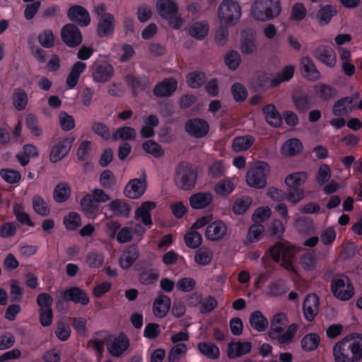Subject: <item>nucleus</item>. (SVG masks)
<instances>
[{
  "instance_id": "f257e3e1",
  "label": "nucleus",
  "mask_w": 362,
  "mask_h": 362,
  "mask_svg": "<svg viewBox=\"0 0 362 362\" xmlns=\"http://www.w3.org/2000/svg\"><path fill=\"white\" fill-rule=\"evenodd\" d=\"M335 362H359L362 359V334L351 333L333 346Z\"/></svg>"
},
{
  "instance_id": "f03ea898",
  "label": "nucleus",
  "mask_w": 362,
  "mask_h": 362,
  "mask_svg": "<svg viewBox=\"0 0 362 362\" xmlns=\"http://www.w3.org/2000/svg\"><path fill=\"white\" fill-rule=\"evenodd\" d=\"M156 8L159 16L174 30L180 29L185 23L184 18L179 14V6L173 0H157Z\"/></svg>"
},
{
  "instance_id": "7ed1b4c3",
  "label": "nucleus",
  "mask_w": 362,
  "mask_h": 362,
  "mask_svg": "<svg viewBox=\"0 0 362 362\" xmlns=\"http://www.w3.org/2000/svg\"><path fill=\"white\" fill-rule=\"evenodd\" d=\"M281 10V0H255L250 13L255 19L264 22L278 17Z\"/></svg>"
},
{
  "instance_id": "20e7f679",
  "label": "nucleus",
  "mask_w": 362,
  "mask_h": 362,
  "mask_svg": "<svg viewBox=\"0 0 362 362\" xmlns=\"http://www.w3.org/2000/svg\"><path fill=\"white\" fill-rule=\"evenodd\" d=\"M286 317L283 313H278L274 316L271 322L270 329L269 331V336L273 339H276L279 344H288L293 338L297 329L298 325L296 323L291 324L288 329L282 334L286 326Z\"/></svg>"
},
{
  "instance_id": "39448f33",
  "label": "nucleus",
  "mask_w": 362,
  "mask_h": 362,
  "mask_svg": "<svg viewBox=\"0 0 362 362\" xmlns=\"http://www.w3.org/2000/svg\"><path fill=\"white\" fill-rule=\"evenodd\" d=\"M197 180V171L196 168L185 162L180 163L175 174V185L182 190H192L194 188Z\"/></svg>"
},
{
  "instance_id": "423d86ee",
  "label": "nucleus",
  "mask_w": 362,
  "mask_h": 362,
  "mask_svg": "<svg viewBox=\"0 0 362 362\" xmlns=\"http://www.w3.org/2000/svg\"><path fill=\"white\" fill-rule=\"evenodd\" d=\"M269 172L270 168L267 163L255 162L246 174V182L251 187L263 189L267 186V177Z\"/></svg>"
},
{
  "instance_id": "0eeeda50",
  "label": "nucleus",
  "mask_w": 362,
  "mask_h": 362,
  "mask_svg": "<svg viewBox=\"0 0 362 362\" xmlns=\"http://www.w3.org/2000/svg\"><path fill=\"white\" fill-rule=\"evenodd\" d=\"M220 23L228 25L235 24L241 16V7L234 0H223L218 8Z\"/></svg>"
},
{
  "instance_id": "6e6552de",
  "label": "nucleus",
  "mask_w": 362,
  "mask_h": 362,
  "mask_svg": "<svg viewBox=\"0 0 362 362\" xmlns=\"http://www.w3.org/2000/svg\"><path fill=\"white\" fill-rule=\"evenodd\" d=\"M330 288L333 296L341 300H348L354 294V288L350 279L342 274L333 277Z\"/></svg>"
},
{
  "instance_id": "1a4fd4ad",
  "label": "nucleus",
  "mask_w": 362,
  "mask_h": 362,
  "mask_svg": "<svg viewBox=\"0 0 362 362\" xmlns=\"http://www.w3.org/2000/svg\"><path fill=\"white\" fill-rule=\"evenodd\" d=\"M62 42L69 47L74 48L83 41L82 33L78 26L73 23L64 25L60 33Z\"/></svg>"
},
{
  "instance_id": "9d476101",
  "label": "nucleus",
  "mask_w": 362,
  "mask_h": 362,
  "mask_svg": "<svg viewBox=\"0 0 362 362\" xmlns=\"http://www.w3.org/2000/svg\"><path fill=\"white\" fill-rule=\"evenodd\" d=\"M67 17L76 26L86 27L90 23V16L87 9L81 5H73L67 11Z\"/></svg>"
},
{
  "instance_id": "9b49d317",
  "label": "nucleus",
  "mask_w": 362,
  "mask_h": 362,
  "mask_svg": "<svg viewBox=\"0 0 362 362\" xmlns=\"http://www.w3.org/2000/svg\"><path fill=\"white\" fill-rule=\"evenodd\" d=\"M273 81H274V78H272L270 74L258 71L251 78L250 86L255 92L262 93L270 88L276 87V86L273 85Z\"/></svg>"
},
{
  "instance_id": "f8f14e48",
  "label": "nucleus",
  "mask_w": 362,
  "mask_h": 362,
  "mask_svg": "<svg viewBox=\"0 0 362 362\" xmlns=\"http://www.w3.org/2000/svg\"><path fill=\"white\" fill-rule=\"evenodd\" d=\"M91 69L92 77L95 82L105 83L114 75V68L105 62H95Z\"/></svg>"
},
{
  "instance_id": "ddd939ff",
  "label": "nucleus",
  "mask_w": 362,
  "mask_h": 362,
  "mask_svg": "<svg viewBox=\"0 0 362 362\" xmlns=\"http://www.w3.org/2000/svg\"><path fill=\"white\" fill-rule=\"evenodd\" d=\"M185 129L190 136L195 138H202L209 132V126L204 119L194 118L186 122Z\"/></svg>"
},
{
  "instance_id": "4468645a",
  "label": "nucleus",
  "mask_w": 362,
  "mask_h": 362,
  "mask_svg": "<svg viewBox=\"0 0 362 362\" xmlns=\"http://www.w3.org/2000/svg\"><path fill=\"white\" fill-rule=\"evenodd\" d=\"M147 183L146 174L143 173V177L131 180L124 188V195L132 199L139 198L146 191Z\"/></svg>"
},
{
  "instance_id": "2eb2a0df",
  "label": "nucleus",
  "mask_w": 362,
  "mask_h": 362,
  "mask_svg": "<svg viewBox=\"0 0 362 362\" xmlns=\"http://www.w3.org/2000/svg\"><path fill=\"white\" fill-rule=\"evenodd\" d=\"M74 139V137L69 136L54 146L49 154L50 160L57 163L64 158L71 148Z\"/></svg>"
},
{
  "instance_id": "dca6fc26",
  "label": "nucleus",
  "mask_w": 362,
  "mask_h": 362,
  "mask_svg": "<svg viewBox=\"0 0 362 362\" xmlns=\"http://www.w3.org/2000/svg\"><path fill=\"white\" fill-rule=\"evenodd\" d=\"M62 299L64 301H72L86 305L90 299L85 291L77 286H72L62 293Z\"/></svg>"
},
{
  "instance_id": "f3484780",
  "label": "nucleus",
  "mask_w": 362,
  "mask_h": 362,
  "mask_svg": "<svg viewBox=\"0 0 362 362\" xmlns=\"http://www.w3.org/2000/svg\"><path fill=\"white\" fill-rule=\"evenodd\" d=\"M313 56L330 68L334 67L337 63L335 52L332 47L328 46H319L313 51Z\"/></svg>"
},
{
  "instance_id": "a211bd4d",
  "label": "nucleus",
  "mask_w": 362,
  "mask_h": 362,
  "mask_svg": "<svg viewBox=\"0 0 362 362\" xmlns=\"http://www.w3.org/2000/svg\"><path fill=\"white\" fill-rule=\"evenodd\" d=\"M319 305V298L316 294L310 293L306 296L303 305V310L305 318L308 322H312L317 315Z\"/></svg>"
},
{
  "instance_id": "6ab92c4d",
  "label": "nucleus",
  "mask_w": 362,
  "mask_h": 362,
  "mask_svg": "<svg viewBox=\"0 0 362 362\" xmlns=\"http://www.w3.org/2000/svg\"><path fill=\"white\" fill-rule=\"evenodd\" d=\"M227 233V227L222 221H216L209 224L205 230L206 238L211 241L222 240Z\"/></svg>"
},
{
  "instance_id": "aec40b11",
  "label": "nucleus",
  "mask_w": 362,
  "mask_h": 362,
  "mask_svg": "<svg viewBox=\"0 0 362 362\" xmlns=\"http://www.w3.org/2000/svg\"><path fill=\"white\" fill-rule=\"evenodd\" d=\"M177 88V81L174 78H165L157 83L153 88V94L158 98L171 95Z\"/></svg>"
},
{
  "instance_id": "412c9836",
  "label": "nucleus",
  "mask_w": 362,
  "mask_h": 362,
  "mask_svg": "<svg viewBox=\"0 0 362 362\" xmlns=\"http://www.w3.org/2000/svg\"><path fill=\"white\" fill-rule=\"evenodd\" d=\"M300 66L302 74L307 80L315 81L320 78L321 74L310 57H303L300 61Z\"/></svg>"
},
{
  "instance_id": "4be33fe9",
  "label": "nucleus",
  "mask_w": 362,
  "mask_h": 362,
  "mask_svg": "<svg viewBox=\"0 0 362 362\" xmlns=\"http://www.w3.org/2000/svg\"><path fill=\"white\" fill-rule=\"evenodd\" d=\"M139 257L138 246L136 244L129 245L119 259V266L124 269H129Z\"/></svg>"
},
{
  "instance_id": "5701e85b",
  "label": "nucleus",
  "mask_w": 362,
  "mask_h": 362,
  "mask_svg": "<svg viewBox=\"0 0 362 362\" xmlns=\"http://www.w3.org/2000/svg\"><path fill=\"white\" fill-rule=\"evenodd\" d=\"M252 344L250 341L230 342L228 344L227 356L229 358H239L251 351Z\"/></svg>"
},
{
  "instance_id": "b1692460",
  "label": "nucleus",
  "mask_w": 362,
  "mask_h": 362,
  "mask_svg": "<svg viewBox=\"0 0 362 362\" xmlns=\"http://www.w3.org/2000/svg\"><path fill=\"white\" fill-rule=\"evenodd\" d=\"M129 340L124 333H120L110 344L107 345V350L113 356H119L128 349Z\"/></svg>"
},
{
  "instance_id": "393cba45",
  "label": "nucleus",
  "mask_w": 362,
  "mask_h": 362,
  "mask_svg": "<svg viewBox=\"0 0 362 362\" xmlns=\"http://www.w3.org/2000/svg\"><path fill=\"white\" fill-rule=\"evenodd\" d=\"M170 307V298L163 293H159L153 303V313L155 316L163 318L168 313Z\"/></svg>"
},
{
  "instance_id": "a878e982",
  "label": "nucleus",
  "mask_w": 362,
  "mask_h": 362,
  "mask_svg": "<svg viewBox=\"0 0 362 362\" xmlns=\"http://www.w3.org/2000/svg\"><path fill=\"white\" fill-rule=\"evenodd\" d=\"M156 204L153 202H144L141 206L137 208L135 211V218H141L142 223L146 226L152 224L151 216L150 211L154 209Z\"/></svg>"
},
{
  "instance_id": "bb28decb",
  "label": "nucleus",
  "mask_w": 362,
  "mask_h": 362,
  "mask_svg": "<svg viewBox=\"0 0 362 362\" xmlns=\"http://www.w3.org/2000/svg\"><path fill=\"white\" fill-rule=\"evenodd\" d=\"M115 28V18L112 15H105L103 18H99L97 34L99 37L111 35Z\"/></svg>"
},
{
  "instance_id": "cd10ccee",
  "label": "nucleus",
  "mask_w": 362,
  "mask_h": 362,
  "mask_svg": "<svg viewBox=\"0 0 362 362\" xmlns=\"http://www.w3.org/2000/svg\"><path fill=\"white\" fill-rule=\"evenodd\" d=\"M213 199L211 192H198L189 197V205L192 209H202L209 206Z\"/></svg>"
},
{
  "instance_id": "c85d7f7f",
  "label": "nucleus",
  "mask_w": 362,
  "mask_h": 362,
  "mask_svg": "<svg viewBox=\"0 0 362 362\" xmlns=\"http://www.w3.org/2000/svg\"><path fill=\"white\" fill-rule=\"evenodd\" d=\"M262 112L266 121L274 127H279L282 124L281 114L274 104H269L263 107Z\"/></svg>"
},
{
  "instance_id": "c756f323",
  "label": "nucleus",
  "mask_w": 362,
  "mask_h": 362,
  "mask_svg": "<svg viewBox=\"0 0 362 362\" xmlns=\"http://www.w3.org/2000/svg\"><path fill=\"white\" fill-rule=\"evenodd\" d=\"M303 150L302 142L296 138L285 141L281 148V153L286 157H292L299 154Z\"/></svg>"
},
{
  "instance_id": "7c9ffc66",
  "label": "nucleus",
  "mask_w": 362,
  "mask_h": 362,
  "mask_svg": "<svg viewBox=\"0 0 362 362\" xmlns=\"http://www.w3.org/2000/svg\"><path fill=\"white\" fill-rule=\"evenodd\" d=\"M125 81L132 88L134 95H136L137 91H144L149 83V78L147 76L128 75L125 77Z\"/></svg>"
},
{
  "instance_id": "2f4dec72",
  "label": "nucleus",
  "mask_w": 362,
  "mask_h": 362,
  "mask_svg": "<svg viewBox=\"0 0 362 362\" xmlns=\"http://www.w3.org/2000/svg\"><path fill=\"white\" fill-rule=\"evenodd\" d=\"M338 11L335 6L331 4L322 6L316 14V18L320 25L328 24L332 18L337 14Z\"/></svg>"
},
{
  "instance_id": "473e14b6",
  "label": "nucleus",
  "mask_w": 362,
  "mask_h": 362,
  "mask_svg": "<svg viewBox=\"0 0 362 362\" xmlns=\"http://www.w3.org/2000/svg\"><path fill=\"white\" fill-rule=\"evenodd\" d=\"M308 174L305 171L296 172L285 177V184L288 188H300L306 182Z\"/></svg>"
},
{
  "instance_id": "72a5a7b5",
  "label": "nucleus",
  "mask_w": 362,
  "mask_h": 362,
  "mask_svg": "<svg viewBox=\"0 0 362 362\" xmlns=\"http://www.w3.org/2000/svg\"><path fill=\"white\" fill-rule=\"evenodd\" d=\"M354 101V97H344L336 101L333 105L332 112L337 117L346 115L352 109L348 108Z\"/></svg>"
},
{
  "instance_id": "f704fd0d",
  "label": "nucleus",
  "mask_w": 362,
  "mask_h": 362,
  "mask_svg": "<svg viewBox=\"0 0 362 362\" xmlns=\"http://www.w3.org/2000/svg\"><path fill=\"white\" fill-rule=\"evenodd\" d=\"M86 68V64L82 62H76L74 64L66 81L69 88H73L76 86L81 74L84 71Z\"/></svg>"
},
{
  "instance_id": "c9c22d12",
  "label": "nucleus",
  "mask_w": 362,
  "mask_h": 362,
  "mask_svg": "<svg viewBox=\"0 0 362 362\" xmlns=\"http://www.w3.org/2000/svg\"><path fill=\"white\" fill-rule=\"evenodd\" d=\"M249 322L250 326L257 332H264L269 325L267 319L259 310L251 313Z\"/></svg>"
},
{
  "instance_id": "e433bc0d",
  "label": "nucleus",
  "mask_w": 362,
  "mask_h": 362,
  "mask_svg": "<svg viewBox=\"0 0 362 362\" xmlns=\"http://www.w3.org/2000/svg\"><path fill=\"white\" fill-rule=\"evenodd\" d=\"M255 139L251 135L237 136L233 141L232 149L235 153L247 151L253 145Z\"/></svg>"
},
{
  "instance_id": "4c0bfd02",
  "label": "nucleus",
  "mask_w": 362,
  "mask_h": 362,
  "mask_svg": "<svg viewBox=\"0 0 362 362\" xmlns=\"http://www.w3.org/2000/svg\"><path fill=\"white\" fill-rule=\"evenodd\" d=\"M292 100L296 110L300 112H305L312 106L309 95L304 93L294 94Z\"/></svg>"
},
{
  "instance_id": "58836bf2",
  "label": "nucleus",
  "mask_w": 362,
  "mask_h": 362,
  "mask_svg": "<svg viewBox=\"0 0 362 362\" xmlns=\"http://www.w3.org/2000/svg\"><path fill=\"white\" fill-rule=\"evenodd\" d=\"M320 342V337L316 333H309L305 334L301 339V348L305 351H312L315 350Z\"/></svg>"
},
{
  "instance_id": "ea45409f",
  "label": "nucleus",
  "mask_w": 362,
  "mask_h": 362,
  "mask_svg": "<svg viewBox=\"0 0 362 362\" xmlns=\"http://www.w3.org/2000/svg\"><path fill=\"white\" fill-rule=\"evenodd\" d=\"M314 90L317 95L324 101H328L337 95V90L327 84H317L315 86Z\"/></svg>"
},
{
  "instance_id": "a19ab883",
  "label": "nucleus",
  "mask_w": 362,
  "mask_h": 362,
  "mask_svg": "<svg viewBox=\"0 0 362 362\" xmlns=\"http://www.w3.org/2000/svg\"><path fill=\"white\" fill-rule=\"evenodd\" d=\"M110 209L116 215L127 217L129 215L132 207L127 202L120 199H115L109 204Z\"/></svg>"
},
{
  "instance_id": "79ce46f5",
  "label": "nucleus",
  "mask_w": 362,
  "mask_h": 362,
  "mask_svg": "<svg viewBox=\"0 0 362 362\" xmlns=\"http://www.w3.org/2000/svg\"><path fill=\"white\" fill-rule=\"evenodd\" d=\"M71 195V187L68 183L61 182L56 187L53 192L54 199L62 203L66 201Z\"/></svg>"
},
{
  "instance_id": "37998d69",
  "label": "nucleus",
  "mask_w": 362,
  "mask_h": 362,
  "mask_svg": "<svg viewBox=\"0 0 362 362\" xmlns=\"http://www.w3.org/2000/svg\"><path fill=\"white\" fill-rule=\"evenodd\" d=\"M264 226L262 223H254L249 227L247 234V242L250 244L258 242L263 236Z\"/></svg>"
},
{
  "instance_id": "c03bdc74",
  "label": "nucleus",
  "mask_w": 362,
  "mask_h": 362,
  "mask_svg": "<svg viewBox=\"0 0 362 362\" xmlns=\"http://www.w3.org/2000/svg\"><path fill=\"white\" fill-rule=\"evenodd\" d=\"M205 81L206 74L202 71H192L186 76L187 83L192 88H200L204 84Z\"/></svg>"
},
{
  "instance_id": "a18cd8bd",
  "label": "nucleus",
  "mask_w": 362,
  "mask_h": 362,
  "mask_svg": "<svg viewBox=\"0 0 362 362\" xmlns=\"http://www.w3.org/2000/svg\"><path fill=\"white\" fill-rule=\"evenodd\" d=\"M197 348L202 354L209 358L217 359L219 357V349L214 344L199 342L197 345Z\"/></svg>"
},
{
  "instance_id": "49530a36",
  "label": "nucleus",
  "mask_w": 362,
  "mask_h": 362,
  "mask_svg": "<svg viewBox=\"0 0 362 362\" xmlns=\"http://www.w3.org/2000/svg\"><path fill=\"white\" fill-rule=\"evenodd\" d=\"M187 346L184 343H179L173 346L169 351L168 362H179L181 358L186 354Z\"/></svg>"
},
{
  "instance_id": "de8ad7c7",
  "label": "nucleus",
  "mask_w": 362,
  "mask_h": 362,
  "mask_svg": "<svg viewBox=\"0 0 362 362\" xmlns=\"http://www.w3.org/2000/svg\"><path fill=\"white\" fill-rule=\"evenodd\" d=\"M136 136V130L131 127H122L118 128L112 134V139L117 141L122 140H134Z\"/></svg>"
},
{
  "instance_id": "09e8293b",
  "label": "nucleus",
  "mask_w": 362,
  "mask_h": 362,
  "mask_svg": "<svg viewBox=\"0 0 362 362\" xmlns=\"http://www.w3.org/2000/svg\"><path fill=\"white\" fill-rule=\"evenodd\" d=\"M13 103L17 110H23L28 103V95L25 91L21 88L15 90L13 95Z\"/></svg>"
},
{
  "instance_id": "8fccbe9b",
  "label": "nucleus",
  "mask_w": 362,
  "mask_h": 362,
  "mask_svg": "<svg viewBox=\"0 0 362 362\" xmlns=\"http://www.w3.org/2000/svg\"><path fill=\"white\" fill-rule=\"evenodd\" d=\"M213 258L212 252L207 247H202L198 249L194 255V261L199 265L209 264Z\"/></svg>"
},
{
  "instance_id": "3c124183",
  "label": "nucleus",
  "mask_w": 362,
  "mask_h": 362,
  "mask_svg": "<svg viewBox=\"0 0 362 362\" xmlns=\"http://www.w3.org/2000/svg\"><path fill=\"white\" fill-rule=\"evenodd\" d=\"M209 25L202 23H194L189 29V35L198 40L204 39L208 34Z\"/></svg>"
},
{
  "instance_id": "603ef678",
  "label": "nucleus",
  "mask_w": 362,
  "mask_h": 362,
  "mask_svg": "<svg viewBox=\"0 0 362 362\" xmlns=\"http://www.w3.org/2000/svg\"><path fill=\"white\" fill-rule=\"evenodd\" d=\"M82 210L87 214H94L99 208L98 204L90 194L84 196L80 202Z\"/></svg>"
},
{
  "instance_id": "864d4df0",
  "label": "nucleus",
  "mask_w": 362,
  "mask_h": 362,
  "mask_svg": "<svg viewBox=\"0 0 362 362\" xmlns=\"http://www.w3.org/2000/svg\"><path fill=\"white\" fill-rule=\"evenodd\" d=\"M184 240L189 248H198L202 242V235L195 230H190L184 236Z\"/></svg>"
},
{
  "instance_id": "5fc2aeb1",
  "label": "nucleus",
  "mask_w": 362,
  "mask_h": 362,
  "mask_svg": "<svg viewBox=\"0 0 362 362\" xmlns=\"http://www.w3.org/2000/svg\"><path fill=\"white\" fill-rule=\"evenodd\" d=\"M224 62L230 70L235 71L241 63V57L237 51L230 50L224 56Z\"/></svg>"
},
{
  "instance_id": "6e6d98bb",
  "label": "nucleus",
  "mask_w": 362,
  "mask_h": 362,
  "mask_svg": "<svg viewBox=\"0 0 362 362\" xmlns=\"http://www.w3.org/2000/svg\"><path fill=\"white\" fill-rule=\"evenodd\" d=\"M33 207L34 211L41 216H47L50 213L48 204L40 196H35L33 198Z\"/></svg>"
},
{
  "instance_id": "4d7b16f0",
  "label": "nucleus",
  "mask_w": 362,
  "mask_h": 362,
  "mask_svg": "<svg viewBox=\"0 0 362 362\" xmlns=\"http://www.w3.org/2000/svg\"><path fill=\"white\" fill-rule=\"evenodd\" d=\"M294 70L295 69L293 66H286L280 72L277 73L275 77H274V81H273V85L278 86L282 82L289 81L293 76Z\"/></svg>"
},
{
  "instance_id": "13d9d810",
  "label": "nucleus",
  "mask_w": 362,
  "mask_h": 362,
  "mask_svg": "<svg viewBox=\"0 0 362 362\" xmlns=\"http://www.w3.org/2000/svg\"><path fill=\"white\" fill-rule=\"evenodd\" d=\"M142 147L146 153L151 154L156 158L161 157L164 153L162 147L153 140L145 141Z\"/></svg>"
},
{
  "instance_id": "bf43d9fd",
  "label": "nucleus",
  "mask_w": 362,
  "mask_h": 362,
  "mask_svg": "<svg viewBox=\"0 0 362 362\" xmlns=\"http://www.w3.org/2000/svg\"><path fill=\"white\" fill-rule=\"evenodd\" d=\"M231 94L236 102H244L247 97V91L244 85L240 83H235L231 86Z\"/></svg>"
},
{
  "instance_id": "052dcab7",
  "label": "nucleus",
  "mask_w": 362,
  "mask_h": 362,
  "mask_svg": "<svg viewBox=\"0 0 362 362\" xmlns=\"http://www.w3.org/2000/svg\"><path fill=\"white\" fill-rule=\"evenodd\" d=\"M331 177V170L327 164H322L317 170L315 181L320 186L324 185Z\"/></svg>"
},
{
  "instance_id": "680f3d73",
  "label": "nucleus",
  "mask_w": 362,
  "mask_h": 362,
  "mask_svg": "<svg viewBox=\"0 0 362 362\" xmlns=\"http://www.w3.org/2000/svg\"><path fill=\"white\" fill-rule=\"evenodd\" d=\"M307 14V9L303 3H295L292 8L290 19L296 21L303 20Z\"/></svg>"
},
{
  "instance_id": "e2e57ef3",
  "label": "nucleus",
  "mask_w": 362,
  "mask_h": 362,
  "mask_svg": "<svg viewBox=\"0 0 362 362\" xmlns=\"http://www.w3.org/2000/svg\"><path fill=\"white\" fill-rule=\"evenodd\" d=\"M296 229L300 233H309L313 229V221L305 217H300L294 222Z\"/></svg>"
},
{
  "instance_id": "0e129e2a",
  "label": "nucleus",
  "mask_w": 362,
  "mask_h": 362,
  "mask_svg": "<svg viewBox=\"0 0 362 362\" xmlns=\"http://www.w3.org/2000/svg\"><path fill=\"white\" fill-rule=\"evenodd\" d=\"M252 204V199L245 197L236 199L233 206V212L235 214H244Z\"/></svg>"
},
{
  "instance_id": "69168bd1",
  "label": "nucleus",
  "mask_w": 362,
  "mask_h": 362,
  "mask_svg": "<svg viewBox=\"0 0 362 362\" xmlns=\"http://www.w3.org/2000/svg\"><path fill=\"white\" fill-rule=\"evenodd\" d=\"M158 272L156 269H150L140 273L139 276V281L145 285L152 284L158 279Z\"/></svg>"
},
{
  "instance_id": "338daca9",
  "label": "nucleus",
  "mask_w": 362,
  "mask_h": 362,
  "mask_svg": "<svg viewBox=\"0 0 362 362\" xmlns=\"http://www.w3.org/2000/svg\"><path fill=\"white\" fill-rule=\"evenodd\" d=\"M64 224L67 229L74 230L81 225V217L76 212H70L68 216L64 217Z\"/></svg>"
},
{
  "instance_id": "774afa93",
  "label": "nucleus",
  "mask_w": 362,
  "mask_h": 362,
  "mask_svg": "<svg viewBox=\"0 0 362 362\" xmlns=\"http://www.w3.org/2000/svg\"><path fill=\"white\" fill-rule=\"evenodd\" d=\"M286 198L293 204H297L305 197V192L301 188H289L286 192Z\"/></svg>"
}]
</instances>
